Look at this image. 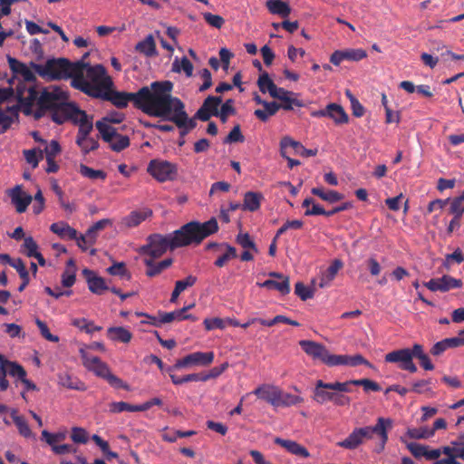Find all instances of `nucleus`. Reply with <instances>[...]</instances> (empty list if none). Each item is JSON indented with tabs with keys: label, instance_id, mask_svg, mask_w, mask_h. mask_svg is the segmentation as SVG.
<instances>
[{
	"label": "nucleus",
	"instance_id": "nucleus-19",
	"mask_svg": "<svg viewBox=\"0 0 464 464\" xmlns=\"http://www.w3.org/2000/svg\"><path fill=\"white\" fill-rule=\"evenodd\" d=\"M291 147L295 153L303 157H312L317 154V150L305 149L299 141H295L290 137H284L280 141L281 155L285 157V149Z\"/></svg>",
	"mask_w": 464,
	"mask_h": 464
},
{
	"label": "nucleus",
	"instance_id": "nucleus-32",
	"mask_svg": "<svg viewBox=\"0 0 464 464\" xmlns=\"http://www.w3.org/2000/svg\"><path fill=\"white\" fill-rule=\"evenodd\" d=\"M136 51L148 57L157 55L156 43L152 34H149L141 42H139L135 46Z\"/></svg>",
	"mask_w": 464,
	"mask_h": 464
},
{
	"label": "nucleus",
	"instance_id": "nucleus-20",
	"mask_svg": "<svg viewBox=\"0 0 464 464\" xmlns=\"http://www.w3.org/2000/svg\"><path fill=\"white\" fill-rule=\"evenodd\" d=\"M274 441L276 444L283 447L289 453H291L296 457H300V458H304V459L310 457V453L306 450V448H304V446H302L301 444L297 443L295 440H285V439L276 437V438H275Z\"/></svg>",
	"mask_w": 464,
	"mask_h": 464
},
{
	"label": "nucleus",
	"instance_id": "nucleus-46",
	"mask_svg": "<svg viewBox=\"0 0 464 464\" xmlns=\"http://www.w3.org/2000/svg\"><path fill=\"white\" fill-rule=\"evenodd\" d=\"M233 104L234 100L228 99L221 105L220 110H218V111L216 112L217 117H219L220 121L223 123H226L227 121L229 115L236 114V109L233 106Z\"/></svg>",
	"mask_w": 464,
	"mask_h": 464
},
{
	"label": "nucleus",
	"instance_id": "nucleus-4",
	"mask_svg": "<svg viewBox=\"0 0 464 464\" xmlns=\"http://www.w3.org/2000/svg\"><path fill=\"white\" fill-rule=\"evenodd\" d=\"M75 69L74 77L71 82L72 86L92 98H95L93 89L98 88L104 92L113 85L111 78L106 74V70L102 64L92 66L88 63L77 61Z\"/></svg>",
	"mask_w": 464,
	"mask_h": 464
},
{
	"label": "nucleus",
	"instance_id": "nucleus-47",
	"mask_svg": "<svg viewBox=\"0 0 464 464\" xmlns=\"http://www.w3.org/2000/svg\"><path fill=\"white\" fill-rule=\"evenodd\" d=\"M109 407L111 413H120L122 411H141L140 405H132L125 401L111 402Z\"/></svg>",
	"mask_w": 464,
	"mask_h": 464
},
{
	"label": "nucleus",
	"instance_id": "nucleus-30",
	"mask_svg": "<svg viewBox=\"0 0 464 464\" xmlns=\"http://www.w3.org/2000/svg\"><path fill=\"white\" fill-rule=\"evenodd\" d=\"M257 285L260 287H265L267 289H276L283 295L290 293V279H289V277H285V278H284V280H280V281L268 279L263 283H257Z\"/></svg>",
	"mask_w": 464,
	"mask_h": 464
},
{
	"label": "nucleus",
	"instance_id": "nucleus-43",
	"mask_svg": "<svg viewBox=\"0 0 464 464\" xmlns=\"http://www.w3.org/2000/svg\"><path fill=\"white\" fill-rule=\"evenodd\" d=\"M172 71L176 72L183 71L188 77H190L193 72V64L187 57L176 58L172 63Z\"/></svg>",
	"mask_w": 464,
	"mask_h": 464
},
{
	"label": "nucleus",
	"instance_id": "nucleus-55",
	"mask_svg": "<svg viewBox=\"0 0 464 464\" xmlns=\"http://www.w3.org/2000/svg\"><path fill=\"white\" fill-rule=\"evenodd\" d=\"M245 140V137L241 132L240 125L237 124L230 130L228 135L225 138L224 143H235V142H243Z\"/></svg>",
	"mask_w": 464,
	"mask_h": 464
},
{
	"label": "nucleus",
	"instance_id": "nucleus-56",
	"mask_svg": "<svg viewBox=\"0 0 464 464\" xmlns=\"http://www.w3.org/2000/svg\"><path fill=\"white\" fill-rule=\"evenodd\" d=\"M236 241L245 249H252L256 253L258 252V249L255 242L251 239L248 233H239L237 237Z\"/></svg>",
	"mask_w": 464,
	"mask_h": 464
},
{
	"label": "nucleus",
	"instance_id": "nucleus-38",
	"mask_svg": "<svg viewBox=\"0 0 464 464\" xmlns=\"http://www.w3.org/2000/svg\"><path fill=\"white\" fill-rule=\"evenodd\" d=\"M197 278L193 276H187L184 280H179L175 284V288L171 294L170 302L175 303L179 295L187 289V287L195 285Z\"/></svg>",
	"mask_w": 464,
	"mask_h": 464
},
{
	"label": "nucleus",
	"instance_id": "nucleus-27",
	"mask_svg": "<svg viewBox=\"0 0 464 464\" xmlns=\"http://www.w3.org/2000/svg\"><path fill=\"white\" fill-rule=\"evenodd\" d=\"M264 198L260 192L247 191L244 195L242 209L247 211H256L260 208L261 200Z\"/></svg>",
	"mask_w": 464,
	"mask_h": 464
},
{
	"label": "nucleus",
	"instance_id": "nucleus-33",
	"mask_svg": "<svg viewBox=\"0 0 464 464\" xmlns=\"http://www.w3.org/2000/svg\"><path fill=\"white\" fill-rule=\"evenodd\" d=\"M151 215V210L132 211L130 215L122 218L121 224L127 227H136Z\"/></svg>",
	"mask_w": 464,
	"mask_h": 464
},
{
	"label": "nucleus",
	"instance_id": "nucleus-15",
	"mask_svg": "<svg viewBox=\"0 0 464 464\" xmlns=\"http://www.w3.org/2000/svg\"><path fill=\"white\" fill-rule=\"evenodd\" d=\"M330 386H333L332 382H324L322 380L316 381L313 391V399L319 404H324L328 401L333 402L336 391H333Z\"/></svg>",
	"mask_w": 464,
	"mask_h": 464
},
{
	"label": "nucleus",
	"instance_id": "nucleus-58",
	"mask_svg": "<svg viewBox=\"0 0 464 464\" xmlns=\"http://www.w3.org/2000/svg\"><path fill=\"white\" fill-rule=\"evenodd\" d=\"M295 293L301 300L305 301L314 296V290L305 286L302 282H297L295 286Z\"/></svg>",
	"mask_w": 464,
	"mask_h": 464
},
{
	"label": "nucleus",
	"instance_id": "nucleus-10",
	"mask_svg": "<svg viewBox=\"0 0 464 464\" xmlns=\"http://www.w3.org/2000/svg\"><path fill=\"white\" fill-rule=\"evenodd\" d=\"M214 360V353L212 352L202 353L196 352L193 353H189L184 358L178 360L176 363L173 365L175 369H182L186 368L189 365H202L207 366L209 365Z\"/></svg>",
	"mask_w": 464,
	"mask_h": 464
},
{
	"label": "nucleus",
	"instance_id": "nucleus-8",
	"mask_svg": "<svg viewBox=\"0 0 464 464\" xmlns=\"http://www.w3.org/2000/svg\"><path fill=\"white\" fill-rule=\"evenodd\" d=\"M299 345L304 351V353L312 357L314 360H318L328 366H335V354H331L326 347L322 343L302 340L299 342Z\"/></svg>",
	"mask_w": 464,
	"mask_h": 464
},
{
	"label": "nucleus",
	"instance_id": "nucleus-29",
	"mask_svg": "<svg viewBox=\"0 0 464 464\" xmlns=\"http://www.w3.org/2000/svg\"><path fill=\"white\" fill-rule=\"evenodd\" d=\"M280 110L279 103L276 102H266L263 109H257L254 115L261 121L266 122L271 116H274Z\"/></svg>",
	"mask_w": 464,
	"mask_h": 464
},
{
	"label": "nucleus",
	"instance_id": "nucleus-2",
	"mask_svg": "<svg viewBox=\"0 0 464 464\" xmlns=\"http://www.w3.org/2000/svg\"><path fill=\"white\" fill-rule=\"evenodd\" d=\"M173 83L169 81L154 82L150 86L139 90V108L144 113L169 121L175 113L178 103L182 101L171 95Z\"/></svg>",
	"mask_w": 464,
	"mask_h": 464
},
{
	"label": "nucleus",
	"instance_id": "nucleus-16",
	"mask_svg": "<svg viewBox=\"0 0 464 464\" xmlns=\"http://www.w3.org/2000/svg\"><path fill=\"white\" fill-rule=\"evenodd\" d=\"M49 112L54 122L57 124H63L65 121L72 120V116L75 113V105L65 101L63 102V105L55 107Z\"/></svg>",
	"mask_w": 464,
	"mask_h": 464
},
{
	"label": "nucleus",
	"instance_id": "nucleus-3",
	"mask_svg": "<svg viewBox=\"0 0 464 464\" xmlns=\"http://www.w3.org/2000/svg\"><path fill=\"white\" fill-rule=\"evenodd\" d=\"M16 96L23 112L26 115L32 113V106L35 102L41 108H47L50 111L55 107L63 105V102L68 100L66 92L53 85L44 88L39 93L34 85L18 84Z\"/></svg>",
	"mask_w": 464,
	"mask_h": 464
},
{
	"label": "nucleus",
	"instance_id": "nucleus-40",
	"mask_svg": "<svg viewBox=\"0 0 464 464\" xmlns=\"http://www.w3.org/2000/svg\"><path fill=\"white\" fill-rule=\"evenodd\" d=\"M11 417L22 436L24 438H34V433L23 416L17 415V411L14 410L11 413Z\"/></svg>",
	"mask_w": 464,
	"mask_h": 464
},
{
	"label": "nucleus",
	"instance_id": "nucleus-57",
	"mask_svg": "<svg viewBox=\"0 0 464 464\" xmlns=\"http://www.w3.org/2000/svg\"><path fill=\"white\" fill-rule=\"evenodd\" d=\"M295 96V95H287L285 98H283L282 103H279L280 109L291 111L294 106L304 107V104L303 101L296 99Z\"/></svg>",
	"mask_w": 464,
	"mask_h": 464
},
{
	"label": "nucleus",
	"instance_id": "nucleus-23",
	"mask_svg": "<svg viewBox=\"0 0 464 464\" xmlns=\"http://www.w3.org/2000/svg\"><path fill=\"white\" fill-rule=\"evenodd\" d=\"M154 259L155 258L152 257H146L143 260L145 266L148 267L146 270V276L149 277H154L160 275L163 270L169 267L173 263L172 258H166L159 263H155Z\"/></svg>",
	"mask_w": 464,
	"mask_h": 464
},
{
	"label": "nucleus",
	"instance_id": "nucleus-11",
	"mask_svg": "<svg viewBox=\"0 0 464 464\" xmlns=\"http://www.w3.org/2000/svg\"><path fill=\"white\" fill-rule=\"evenodd\" d=\"M393 427V420L390 418L379 417L374 426L364 427L367 440L372 438L373 434L380 437L382 441V448L384 447L388 440V431Z\"/></svg>",
	"mask_w": 464,
	"mask_h": 464
},
{
	"label": "nucleus",
	"instance_id": "nucleus-12",
	"mask_svg": "<svg viewBox=\"0 0 464 464\" xmlns=\"http://www.w3.org/2000/svg\"><path fill=\"white\" fill-rule=\"evenodd\" d=\"M460 279L454 278L450 276H443L440 278L430 279L424 283V285L430 291L448 292L451 289L460 288L462 286Z\"/></svg>",
	"mask_w": 464,
	"mask_h": 464
},
{
	"label": "nucleus",
	"instance_id": "nucleus-31",
	"mask_svg": "<svg viewBox=\"0 0 464 464\" xmlns=\"http://www.w3.org/2000/svg\"><path fill=\"white\" fill-rule=\"evenodd\" d=\"M335 366L336 365H351L356 366L360 364L366 365L370 368L372 367V364L364 359L361 354H355L353 356L349 355H336L335 358Z\"/></svg>",
	"mask_w": 464,
	"mask_h": 464
},
{
	"label": "nucleus",
	"instance_id": "nucleus-7",
	"mask_svg": "<svg viewBox=\"0 0 464 464\" xmlns=\"http://www.w3.org/2000/svg\"><path fill=\"white\" fill-rule=\"evenodd\" d=\"M95 98L111 102L117 108L127 107L128 102H131L136 108H139L140 96L137 92H115L111 89L101 92L98 88L92 90Z\"/></svg>",
	"mask_w": 464,
	"mask_h": 464
},
{
	"label": "nucleus",
	"instance_id": "nucleus-24",
	"mask_svg": "<svg viewBox=\"0 0 464 464\" xmlns=\"http://www.w3.org/2000/svg\"><path fill=\"white\" fill-rule=\"evenodd\" d=\"M343 266V264L340 259H334L329 267L323 273L319 283V287L324 288L328 286Z\"/></svg>",
	"mask_w": 464,
	"mask_h": 464
},
{
	"label": "nucleus",
	"instance_id": "nucleus-37",
	"mask_svg": "<svg viewBox=\"0 0 464 464\" xmlns=\"http://www.w3.org/2000/svg\"><path fill=\"white\" fill-rule=\"evenodd\" d=\"M96 129L99 130L102 139L105 142H111L113 139L119 134L117 130L106 123L105 121H98L95 123Z\"/></svg>",
	"mask_w": 464,
	"mask_h": 464
},
{
	"label": "nucleus",
	"instance_id": "nucleus-62",
	"mask_svg": "<svg viewBox=\"0 0 464 464\" xmlns=\"http://www.w3.org/2000/svg\"><path fill=\"white\" fill-rule=\"evenodd\" d=\"M44 151L39 150V156H37V150H24V156L27 161V163L31 164L34 169L38 166L39 160L43 159Z\"/></svg>",
	"mask_w": 464,
	"mask_h": 464
},
{
	"label": "nucleus",
	"instance_id": "nucleus-48",
	"mask_svg": "<svg viewBox=\"0 0 464 464\" xmlns=\"http://www.w3.org/2000/svg\"><path fill=\"white\" fill-rule=\"evenodd\" d=\"M407 435L416 440L429 439L434 435V430H430L427 427L413 428L407 430Z\"/></svg>",
	"mask_w": 464,
	"mask_h": 464
},
{
	"label": "nucleus",
	"instance_id": "nucleus-21",
	"mask_svg": "<svg viewBox=\"0 0 464 464\" xmlns=\"http://www.w3.org/2000/svg\"><path fill=\"white\" fill-rule=\"evenodd\" d=\"M364 440H367L364 427L357 428L354 429L345 440L339 441L337 445L344 449L354 450L360 446Z\"/></svg>",
	"mask_w": 464,
	"mask_h": 464
},
{
	"label": "nucleus",
	"instance_id": "nucleus-54",
	"mask_svg": "<svg viewBox=\"0 0 464 464\" xmlns=\"http://www.w3.org/2000/svg\"><path fill=\"white\" fill-rule=\"evenodd\" d=\"M71 440L74 443L85 444L88 441V432L83 428L72 427V433H71Z\"/></svg>",
	"mask_w": 464,
	"mask_h": 464
},
{
	"label": "nucleus",
	"instance_id": "nucleus-22",
	"mask_svg": "<svg viewBox=\"0 0 464 464\" xmlns=\"http://www.w3.org/2000/svg\"><path fill=\"white\" fill-rule=\"evenodd\" d=\"M254 393L260 399L267 401L275 407H278L279 389L276 386L263 385L256 388Z\"/></svg>",
	"mask_w": 464,
	"mask_h": 464
},
{
	"label": "nucleus",
	"instance_id": "nucleus-25",
	"mask_svg": "<svg viewBox=\"0 0 464 464\" xmlns=\"http://www.w3.org/2000/svg\"><path fill=\"white\" fill-rule=\"evenodd\" d=\"M18 117V109L15 106H8L5 111H0V133L5 132Z\"/></svg>",
	"mask_w": 464,
	"mask_h": 464
},
{
	"label": "nucleus",
	"instance_id": "nucleus-17",
	"mask_svg": "<svg viewBox=\"0 0 464 464\" xmlns=\"http://www.w3.org/2000/svg\"><path fill=\"white\" fill-rule=\"evenodd\" d=\"M9 195L18 213H24L33 200L32 196L24 192L18 185L10 191Z\"/></svg>",
	"mask_w": 464,
	"mask_h": 464
},
{
	"label": "nucleus",
	"instance_id": "nucleus-45",
	"mask_svg": "<svg viewBox=\"0 0 464 464\" xmlns=\"http://www.w3.org/2000/svg\"><path fill=\"white\" fill-rule=\"evenodd\" d=\"M67 438V431H59L56 433H51L46 430L42 431V439L45 440V442L53 447V445H57L59 442L63 441Z\"/></svg>",
	"mask_w": 464,
	"mask_h": 464
},
{
	"label": "nucleus",
	"instance_id": "nucleus-52",
	"mask_svg": "<svg viewBox=\"0 0 464 464\" xmlns=\"http://www.w3.org/2000/svg\"><path fill=\"white\" fill-rule=\"evenodd\" d=\"M107 272L111 276H119L127 280L130 279V274L126 269L123 262L115 263L111 266L107 268Z\"/></svg>",
	"mask_w": 464,
	"mask_h": 464
},
{
	"label": "nucleus",
	"instance_id": "nucleus-51",
	"mask_svg": "<svg viewBox=\"0 0 464 464\" xmlns=\"http://www.w3.org/2000/svg\"><path fill=\"white\" fill-rule=\"evenodd\" d=\"M110 147L113 151L120 152L130 146V139L126 135L118 134L111 142Z\"/></svg>",
	"mask_w": 464,
	"mask_h": 464
},
{
	"label": "nucleus",
	"instance_id": "nucleus-6",
	"mask_svg": "<svg viewBox=\"0 0 464 464\" xmlns=\"http://www.w3.org/2000/svg\"><path fill=\"white\" fill-rule=\"evenodd\" d=\"M82 363L89 371L93 372L97 376L106 380L114 388L130 390L121 379L111 372L108 365L97 356H91L82 349L80 351Z\"/></svg>",
	"mask_w": 464,
	"mask_h": 464
},
{
	"label": "nucleus",
	"instance_id": "nucleus-49",
	"mask_svg": "<svg viewBox=\"0 0 464 464\" xmlns=\"http://www.w3.org/2000/svg\"><path fill=\"white\" fill-rule=\"evenodd\" d=\"M303 399L299 396L293 395L290 393L283 392L279 390L278 395V407L280 406H292L298 403H301Z\"/></svg>",
	"mask_w": 464,
	"mask_h": 464
},
{
	"label": "nucleus",
	"instance_id": "nucleus-60",
	"mask_svg": "<svg viewBox=\"0 0 464 464\" xmlns=\"http://www.w3.org/2000/svg\"><path fill=\"white\" fill-rule=\"evenodd\" d=\"M7 369L8 374L13 377H17L18 380H21L22 378L26 376V371L24 369L22 365H20L16 362L8 361Z\"/></svg>",
	"mask_w": 464,
	"mask_h": 464
},
{
	"label": "nucleus",
	"instance_id": "nucleus-34",
	"mask_svg": "<svg viewBox=\"0 0 464 464\" xmlns=\"http://www.w3.org/2000/svg\"><path fill=\"white\" fill-rule=\"evenodd\" d=\"M411 354L409 348L399 349L392 351L385 355V362H399L400 365H405L410 362Z\"/></svg>",
	"mask_w": 464,
	"mask_h": 464
},
{
	"label": "nucleus",
	"instance_id": "nucleus-50",
	"mask_svg": "<svg viewBox=\"0 0 464 464\" xmlns=\"http://www.w3.org/2000/svg\"><path fill=\"white\" fill-rule=\"evenodd\" d=\"M72 325L79 328L82 331H85L88 334L93 331H101V326H96L92 322L86 320L85 318H76L72 320Z\"/></svg>",
	"mask_w": 464,
	"mask_h": 464
},
{
	"label": "nucleus",
	"instance_id": "nucleus-39",
	"mask_svg": "<svg viewBox=\"0 0 464 464\" xmlns=\"http://www.w3.org/2000/svg\"><path fill=\"white\" fill-rule=\"evenodd\" d=\"M257 86L262 93L268 92L270 96L276 94V85L270 79L266 72H263L257 80Z\"/></svg>",
	"mask_w": 464,
	"mask_h": 464
},
{
	"label": "nucleus",
	"instance_id": "nucleus-28",
	"mask_svg": "<svg viewBox=\"0 0 464 464\" xmlns=\"http://www.w3.org/2000/svg\"><path fill=\"white\" fill-rule=\"evenodd\" d=\"M266 6L273 14H277L283 18L287 17L291 14L290 5L283 0H267Z\"/></svg>",
	"mask_w": 464,
	"mask_h": 464
},
{
	"label": "nucleus",
	"instance_id": "nucleus-26",
	"mask_svg": "<svg viewBox=\"0 0 464 464\" xmlns=\"http://www.w3.org/2000/svg\"><path fill=\"white\" fill-rule=\"evenodd\" d=\"M50 230L58 235L61 238L77 239V230L65 222L53 223Z\"/></svg>",
	"mask_w": 464,
	"mask_h": 464
},
{
	"label": "nucleus",
	"instance_id": "nucleus-53",
	"mask_svg": "<svg viewBox=\"0 0 464 464\" xmlns=\"http://www.w3.org/2000/svg\"><path fill=\"white\" fill-rule=\"evenodd\" d=\"M22 247L28 257H34L38 253V245L32 237H24Z\"/></svg>",
	"mask_w": 464,
	"mask_h": 464
},
{
	"label": "nucleus",
	"instance_id": "nucleus-42",
	"mask_svg": "<svg viewBox=\"0 0 464 464\" xmlns=\"http://www.w3.org/2000/svg\"><path fill=\"white\" fill-rule=\"evenodd\" d=\"M15 264H12V267H14L17 273L19 274V277L22 279V284L18 287L19 292H23L24 288L28 285L30 277L29 273L25 267L24 261L21 258H16Z\"/></svg>",
	"mask_w": 464,
	"mask_h": 464
},
{
	"label": "nucleus",
	"instance_id": "nucleus-14",
	"mask_svg": "<svg viewBox=\"0 0 464 464\" xmlns=\"http://www.w3.org/2000/svg\"><path fill=\"white\" fill-rule=\"evenodd\" d=\"M7 62L10 69L15 74H20L25 82L22 84H25L26 86L33 85L32 83L36 80V77L32 70H34L31 65L27 66L25 63H21L17 59L7 55Z\"/></svg>",
	"mask_w": 464,
	"mask_h": 464
},
{
	"label": "nucleus",
	"instance_id": "nucleus-59",
	"mask_svg": "<svg viewBox=\"0 0 464 464\" xmlns=\"http://www.w3.org/2000/svg\"><path fill=\"white\" fill-rule=\"evenodd\" d=\"M187 312V308H181L179 310H176L169 313H159V315L161 316V322L164 324L171 323L175 320L181 321L182 314Z\"/></svg>",
	"mask_w": 464,
	"mask_h": 464
},
{
	"label": "nucleus",
	"instance_id": "nucleus-61",
	"mask_svg": "<svg viewBox=\"0 0 464 464\" xmlns=\"http://www.w3.org/2000/svg\"><path fill=\"white\" fill-rule=\"evenodd\" d=\"M74 124H77L79 127L83 124H87L92 121V117H90L86 114L84 111L80 110L77 106H75V113L72 116L71 120Z\"/></svg>",
	"mask_w": 464,
	"mask_h": 464
},
{
	"label": "nucleus",
	"instance_id": "nucleus-9",
	"mask_svg": "<svg viewBox=\"0 0 464 464\" xmlns=\"http://www.w3.org/2000/svg\"><path fill=\"white\" fill-rule=\"evenodd\" d=\"M148 172L160 182L173 180L178 173L177 166L167 160H152L148 166Z\"/></svg>",
	"mask_w": 464,
	"mask_h": 464
},
{
	"label": "nucleus",
	"instance_id": "nucleus-13",
	"mask_svg": "<svg viewBox=\"0 0 464 464\" xmlns=\"http://www.w3.org/2000/svg\"><path fill=\"white\" fill-rule=\"evenodd\" d=\"M178 108L176 109L175 113L169 118V121H172L178 128H185L188 131L192 130L197 126V120L198 118H195V115L192 118H189L186 110L185 104L183 102L181 103H178Z\"/></svg>",
	"mask_w": 464,
	"mask_h": 464
},
{
	"label": "nucleus",
	"instance_id": "nucleus-18",
	"mask_svg": "<svg viewBox=\"0 0 464 464\" xmlns=\"http://www.w3.org/2000/svg\"><path fill=\"white\" fill-rule=\"evenodd\" d=\"M82 275L84 276L88 284V288L92 293L102 295L103 291L109 289L105 280L102 277L98 276L93 271L84 268L82 270Z\"/></svg>",
	"mask_w": 464,
	"mask_h": 464
},
{
	"label": "nucleus",
	"instance_id": "nucleus-41",
	"mask_svg": "<svg viewBox=\"0 0 464 464\" xmlns=\"http://www.w3.org/2000/svg\"><path fill=\"white\" fill-rule=\"evenodd\" d=\"M311 192L313 195H315L329 203H335L343 198V194L334 190H329L325 192L322 188H313Z\"/></svg>",
	"mask_w": 464,
	"mask_h": 464
},
{
	"label": "nucleus",
	"instance_id": "nucleus-64",
	"mask_svg": "<svg viewBox=\"0 0 464 464\" xmlns=\"http://www.w3.org/2000/svg\"><path fill=\"white\" fill-rule=\"evenodd\" d=\"M203 17L205 21L211 26L220 29L225 24V20L218 14H213L211 13H204Z\"/></svg>",
	"mask_w": 464,
	"mask_h": 464
},
{
	"label": "nucleus",
	"instance_id": "nucleus-1",
	"mask_svg": "<svg viewBox=\"0 0 464 464\" xmlns=\"http://www.w3.org/2000/svg\"><path fill=\"white\" fill-rule=\"evenodd\" d=\"M218 229V225L215 218L204 223L191 221L167 235L158 233L150 235L147 237V244L141 246L139 252L147 255L149 257L159 258L168 250L173 251L192 244L198 245L204 238L217 232Z\"/></svg>",
	"mask_w": 464,
	"mask_h": 464
},
{
	"label": "nucleus",
	"instance_id": "nucleus-36",
	"mask_svg": "<svg viewBox=\"0 0 464 464\" xmlns=\"http://www.w3.org/2000/svg\"><path fill=\"white\" fill-rule=\"evenodd\" d=\"M108 337L113 341H120L124 343L130 342L132 334L124 327H110L107 331Z\"/></svg>",
	"mask_w": 464,
	"mask_h": 464
},
{
	"label": "nucleus",
	"instance_id": "nucleus-5",
	"mask_svg": "<svg viewBox=\"0 0 464 464\" xmlns=\"http://www.w3.org/2000/svg\"><path fill=\"white\" fill-rule=\"evenodd\" d=\"M34 71L43 79L49 81L73 79L77 62L66 58H50L44 64L30 63Z\"/></svg>",
	"mask_w": 464,
	"mask_h": 464
},
{
	"label": "nucleus",
	"instance_id": "nucleus-63",
	"mask_svg": "<svg viewBox=\"0 0 464 464\" xmlns=\"http://www.w3.org/2000/svg\"><path fill=\"white\" fill-rule=\"evenodd\" d=\"M344 60L360 61L367 56L362 49H347L343 51Z\"/></svg>",
	"mask_w": 464,
	"mask_h": 464
},
{
	"label": "nucleus",
	"instance_id": "nucleus-44",
	"mask_svg": "<svg viewBox=\"0 0 464 464\" xmlns=\"http://www.w3.org/2000/svg\"><path fill=\"white\" fill-rule=\"evenodd\" d=\"M79 172L82 176L88 178L92 180L102 179L104 180L107 177L105 171L101 169H93L84 164H81L79 167Z\"/></svg>",
	"mask_w": 464,
	"mask_h": 464
},
{
	"label": "nucleus",
	"instance_id": "nucleus-35",
	"mask_svg": "<svg viewBox=\"0 0 464 464\" xmlns=\"http://www.w3.org/2000/svg\"><path fill=\"white\" fill-rule=\"evenodd\" d=\"M328 117L333 119L336 124L348 122V115L343 108L336 103L328 104Z\"/></svg>",
	"mask_w": 464,
	"mask_h": 464
}]
</instances>
